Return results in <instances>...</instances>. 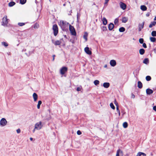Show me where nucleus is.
<instances>
[{"mask_svg": "<svg viewBox=\"0 0 156 156\" xmlns=\"http://www.w3.org/2000/svg\"><path fill=\"white\" fill-rule=\"evenodd\" d=\"M68 24L69 23H68L64 22V21H62L60 22L59 25L63 30H66V25Z\"/></svg>", "mask_w": 156, "mask_h": 156, "instance_id": "obj_1", "label": "nucleus"}, {"mask_svg": "<svg viewBox=\"0 0 156 156\" xmlns=\"http://www.w3.org/2000/svg\"><path fill=\"white\" fill-rule=\"evenodd\" d=\"M52 29L54 35L56 36L58 33V28L57 25L56 24L54 25L53 26Z\"/></svg>", "mask_w": 156, "mask_h": 156, "instance_id": "obj_2", "label": "nucleus"}, {"mask_svg": "<svg viewBox=\"0 0 156 156\" xmlns=\"http://www.w3.org/2000/svg\"><path fill=\"white\" fill-rule=\"evenodd\" d=\"M69 30L72 35L75 36L76 35V33L75 30L73 26L69 24Z\"/></svg>", "mask_w": 156, "mask_h": 156, "instance_id": "obj_3", "label": "nucleus"}, {"mask_svg": "<svg viewBox=\"0 0 156 156\" xmlns=\"http://www.w3.org/2000/svg\"><path fill=\"white\" fill-rule=\"evenodd\" d=\"M7 121L4 118H2L0 121V125L2 127L5 126L7 123Z\"/></svg>", "mask_w": 156, "mask_h": 156, "instance_id": "obj_4", "label": "nucleus"}, {"mask_svg": "<svg viewBox=\"0 0 156 156\" xmlns=\"http://www.w3.org/2000/svg\"><path fill=\"white\" fill-rule=\"evenodd\" d=\"M41 122H37L35 124V129H36L37 130H39L41 128Z\"/></svg>", "mask_w": 156, "mask_h": 156, "instance_id": "obj_5", "label": "nucleus"}, {"mask_svg": "<svg viewBox=\"0 0 156 156\" xmlns=\"http://www.w3.org/2000/svg\"><path fill=\"white\" fill-rule=\"evenodd\" d=\"M67 68L65 66L63 67L60 69V73L62 75H63L65 73L67 70Z\"/></svg>", "mask_w": 156, "mask_h": 156, "instance_id": "obj_6", "label": "nucleus"}, {"mask_svg": "<svg viewBox=\"0 0 156 156\" xmlns=\"http://www.w3.org/2000/svg\"><path fill=\"white\" fill-rule=\"evenodd\" d=\"M8 19H7V16H5L2 19L3 20V24L2 25H7L8 24Z\"/></svg>", "mask_w": 156, "mask_h": 156, "instance_id": "obj_7", "label": "nucleus"}, {"mask_svg": "<svg viewBox=\"0 0 156 156\" xmlns=\"http://www.w3.org/2000/svg\"><path fill=\"white\" fill-rule=\"evenodd\" d=\"M120 6L123 10L125 9L126 7V4L122 2H120Z\"/></svg>", "mask_w": 156, "mask_h": 156, "instance_id": "obj_8", "label": "nucleus"}, {"mask_svg": "<svg viewBox=\"0 0 156 156\" xmlns=\"http://www.w3.org/2000/svg\"><path fill=\"white\" fill-rule=\"evenodd\" d=\"M144 22H143L142 23L139 24V28H138V31H141V29L144 28Z\"/></svg>", "mask_w": 156, "mask_h": 156, "instance_id": "obj_9", "label": "nucleus"}, {"mask_svg": "<svg viewBox=\"0 0 156 156\" xmlns=\"http://www.w3.org/2000/svg\"><path fill=\"white\" fill-rule=\"evenodd\" d=\"M153 92V91L149 88H147L146 90V93L147 95H150Z\"/></svg>", "mask_w": 156, "mask_h": 156, "instance_id": "obj_10", "label": "nucleus"}, {"mask_svg": "<svg viewBox=\"0 0 156 156\" xmlns=\"http://www.w3.org/2000/svg\"><path fill=\"white\" fill-rule=\"evenodd\" d=\"M84 51L88 55H90L92 54L91 51L89 50L88 47H87L85 48H84Z\"/></svg>", "mask_w": 156, "mask_h": 156, "instance_id": "obj_11", "label": "nucleus"}, {"mask_svg": "<svg viewBox=\"0 0 156 156\" xmlns=\"http://www.w3.org/2000/svg\"><path fill=\"white\" fill-rule=\"evenodd\" d=\"M110 65L112 67L115 66L116 64V61L114 60H112L110 62Z\"/></svg>", "mask_w": 156, "mask_h": 156, "instance_id": "obj_12", "label": "nucleus"}, {"mask_svg": "<svg viewBox=\"0 0 156 156\" xmlns=\"http://www.w3.org/2000/svg\"><path fill=\"white\" fill-rule=\"evenodd\" d=\"M33 97L34 99V101H37L38 98V96L37 94L35 93H34L33 95Z\"/></svg>", "mask_w": 156, "mask_h": 156, "instance_id": "obj_13", "label": "nucleus"}, {"mask_svg": "<svg viewBox=\"0 0 156 156\" xmlns=\"http://www.w3.org/2000/svg\"><path fill=\"white\" fill-rule=\"evenodd\" d=\"M114 27V25L113 23H110L108 25V28L110 30H112Z\"/></svg>", "mask_w": 156, "mask_h": 156, "instance_id": "obj_14", "label": "nucleus"}, {"mask_svg": "<svg viewBox=\"0 0 156 156\" xmlns=\"http://www.w3.org/2000/svg\"><path fill=\"white\" fill-rule=\"evenodd\" d=\"M110 86V83L108 82H105L104 83L103 86L105 88H108Z\"/></svg>", "mask_w": 156, "mask_h": 156, "instance_id": "obj_15", "label": "nucleus"}, {"mask_svg": "<svg viewBox=\"0 0 156 156\" xmlns=\"http://www.w3.org/2000/svg\"><path fill=\"white\" fill-rule=\"evenodd\" d=\"M102 20V21L103 24V25H105L107 24V20L105 17H104L103 18Z\"/></svg>", "mask_w": 156, "mask_h": 156, "instance_id": "obj_16", "label": "nucleus"}, {"mask_svg": "<svg viewBox=\"0 0 156 156\" xmlns=\"http://www.w3.org/2000/svg\"><path fill=\"white\" fill-rule=\"evenodd\" d=\"M115 104L116 106V108L117 112H118V113L119 116H120V110L119 109V106L118 105V104L117 103H115Z\"/></svg>", "mask_w": 156, "mask_h": 156, "instance_id": "obj_17", "label": "nucleus"}, {"mask_svg": "<svg viewBox=\"0 0 156 156\" xmlns=\"http://www.w3.org/2000/svg\"><path fill=\"white\" fill-rule=\"evenodd\" d=\"M128 20V18L126 17H123L122 18V22L123 23H126Z\"/></svg>", "mask_w": 156, "mask_h": 156, "instance_id": "obj_18", "label": "nucleus"}, {"mask_svg": "<svg viewBox=\"0 0 156 156\" xmlns=\"http://www.w3.org/2000/svg\"><path fill=\"white\" fill-rule=\"evenodd\" d=\"M143 85L142 83L140 81L138 82V87L139 88L141 89Z\"/></svg>", "mask_w": 156, "mask_h": 156, "instance_id": "obj_19", "label": "nucleus"}, {"mask_svg": "<svg viewBox=\"0 0 156 156\" xmlns=\"http://www.w3.org/2000/svg\"><path fill=\"white\" fill-rule=\"evenodd\" d=\"M143 62L146 64H148L149 62V60L148 58H145L143 60Z\"/></svg>", "mask_w": 156, "mask_h": 156, "instance_id": "obj_20", "label": "nucleus"}, {"mask_svg": "<svg viewBox=\"0 0 156 156\" xmlns=\"http://www.w3.org/2000/svg\"><path fill=\"white\" fill-rule=\"evenodd\" d=\"M140 9L142 10L145 11L147 10V7L145 5H142L140 6Z\"/></svg>", "mask_w": 156, "mask_h": 156, "instance_id": "obj_21", "label": "nucleus"}, {"mask_svg": "<svg viewBox=\"0 0 156 156\" xmlns=\"http://www.w3.org/2000/svg\"><path fill=\"white\" fill-rule=\"evenodd\" d=\"M156 24V21H153L151 22L149 25L150 28H151L153 26H155Z\"/></svg>", "mask_w": 156, "mask_h": 156, "instance_id": "obj_22", "label": "nucleus"}, {"mask_svg": "<svg viewBox=\"0 0 156 156\" xmlns=\"http://www.w3.org/2000/svg\"><path fill=\"white\" fill-rule=\"evenodd\" d=\"M139 53L141 55H143L145 53V50L143 48L140 49L139 50Z\"/></svg>", "mask_w": 156, "mask_h": 156, "instance_id": "obj_23", "label": "nucleus"}, {"mask_svg": "<svg viewBox=\"0 0 156 156\" xmlns=\"http://www.w3.org/2000/svg\"><path fill=\"white\" fill-rule=\"evenodd\" d=\"M61 41L59 40L56 41L54 43L55 45H60L61 44Z\"/></svg>", "mask_w": 156, "mask_h": 156, "instance_id": "obj_24", "label": "nucleus"}, {"mask_svg": "<svg viewBox=\"0 0 156 156\" xmlns=\"http://www.w3.org/2000/svg\"><path fill=\"white\" fill-rule=\"evenodd\" d=\"M125 30V29L123 27H120L119 29V31L120 32H124Z\"/></svg>", "mask_w": 156, "mask_h": 156, "instance_id": "obj_25", "label": "nucleus"}, {"mask_svg": "<svg viewBox=\"0 0 156 156\" xmlns=\"http://www.w3.org/2000/svg\"><path fill=\"white\" fill-rule=\"evenodd\" d=\"M15 3L14 2H10L9 4V5L10 7H12L15 4Z\"/></svg>", "mask_w": 156, "mask_h": 156, "instance_id": "obj_26", "label": "nucleus"}, {"mask_svg": "<svg viewBox=\"0 0 156 156\" xmlns=\"http://www.w3.org/2000/svg\"><path fill=\"white\" fill-rule=\"evenodd\" d=\"M150 40L151 41L154 42H155L156 41V38L154 37H151L150 38Z\"/></svg>", "mask_w": 156, "mask_h": 156, "instance_id": "obj_27", "label": "nucleus"}, {"mask_svg": "<svg viewBox=\"0 0 156 156\" xmlns=\"http://www.w3.org/2000/svg\"><path fill=\"white\" fill-rule=\"evenodd\" d=\"M27 2V0H20V3L22 5L25 4Z\"/></svg>", "mask_w": 156, "mask_h": 156, "instance_id": "obj_28", "label": "nucleus"}, {"mask_svg": "<svg viewBox=\"0 0 156 156\" xmlns=\"http://www.w3.org/2000/svg\"><path fill=\"white\" fill-rule=\"evenodd\" d=\"M88 36V34L87 33H85L84 35H83V38L86 41H87V37Z\"/></svg>", "mask_w": 156, "mask_h": 156, "instance_id": "obj_29", "label": "nucleus"}, {"mask_svg": "<svg viewBox=\"0 0 156 156\" xmlns=\"http://www.w3.org/2000/svg\"><path fill=\"white\" fill-rule=\"evenodd\" d=\"M42 104V101H39L38 102V103L37 105V108L38 109H39L40 108V105Z\"/></svg>", "mask_w": 156, "mask_h": 156, "instance_id": "obj_30", "label": "nucleus"}, {"mask_svg": "<svg viewBox=\"0 0 156 156\" xmlns=\"http://www.w3.org/2000/svg\"><path fill=\"white\" fill-rule=\"evenodd\" d=\"M123 126L124 128H126L128 126V123L126 122H125L123 123Z\"/></svg>", "mask_w": 156, "mask_h": 156, "instance_id": "obj_31", "label": "nucleus"}, {"mask_svg": "<svg viewBox=\"0 0 156 156\" xmlns=\"http://www.w3.org/2000/svg\"><path fill=\"white\" fill-rule=\"evenodd\" d=\"M39 27V25L37 23H35L34 25V27L35 29H37Z\"/></svg>", "mask_w": 156, "mask_h": 156, "instance_id": "obj_32", "label": "nucleus"}, {"mask_svg": "<svg viewBox=\"0 0 156 156\" xmlns=\"http://www.w3.org/2000/svg\"><path fill=\"white\" fill-rule=\"evenodd\" d=\"M151 35L153 37H156V31H153L151 32Z\"/></svg>", "mask_w": 156, "mask_h": 156, "instance_id": "obj_33", "label": "nucleus"}, {"mask_svg": "<svg viewBox=\"0 0 156 156\" xmlns=\"http://www.w3.org/2000/svg\"><path fill=\"white\" fill-rule=\"evenodd\" d=\"M94 85H95L97 86L99 84V80H96L94 81Z\"/></svg>", "mask_w": 156, "mask_h": 156, "instance_id": "obj_34", "label": "nucleus"}, {"mask_svg": "<svg viewBox=\"0 0 156 156\" xmlns=\"http://www.w3.org/2000/svg\"><path fill=\"white\" fill-rule=\"evenodd\" d=\"M146 79L147 81H150L151 79V77L150 76H147L146 77Z\"/></svg>", "mask_w": 156, "mask_h": 156, "instance_id": "obj_35", "label": "nucleus"}, {"mask_svg": "<svg viewBox=\"0 0 156 156\" xmlns=\"http://www.w3.org/2000/svg\"><path fill=\"white\" fill-rule=\"evenodd\" d=\"M80 14L79 13V12H77V21H79V19L80 17Z\"/></svg>", "mask_w": 156, "mask_h": 156, "instance_id": "obj_36", "label": "nucleus"}, {"mask_svg": "<svg viewBox=\"0 0 156 156\" xmlns=\"http://www.w3.org/2000/svg\"><path fill=\"white\" fill-rule=\"evenodd\" d=\"M25 24V23H18V25L20 27H22Z\"/></svg>", "mask_w": 156, "mask_h": 156, "instance_id": "obj_37", "label": "nucleus"}, {"mask_svg": "<svg viewBox=\"0 0 156 156\" xmlns=\"http://www.w3.org/2000/svg\"><path fill=\"white\" fill-rule=\"evenodd\" d=\"M110 106L111 108H112L113 109H114L115 108V106H114L113 104L111 103L110 104Z\"/></svg>", "mask_w": 156, "mask_h": 156, "instance_id": "obj_38", "label": "nucleus"}, {"mask_svg": "<svg viewBox=\"0 0 156 156\" xmlns=\"http://www.w3.org/2000/svg\"><path fill=\"white\" fill-rule=\"evenodd\" d=\"M144 40L143 38H140L139 39V42L140 43L142 44L144 43Z\"/></svg>", "mask_w": 156, "mask_h": 156, "instance_id": "obj_39", "label": "nucleus"}, {"mask_svg": "<svg viewBox=\"0 0 156 156\" xmlns=\"http://www.w3.org/2000/svg\"><path fill=\"white\" fill-rule=\"evenodd\" d=\"M120 151L122 152V151H121L120 149H118L117 151L116 156H119V153Z\"/></svg>", "mask_w": 156, "mask_h": 156, "instance_id": "obj_40", "label": "nucleus"}, {"mask_svg": "<svg viewBox=\"0 0 156 156\" xmlns=\"http://www.w3.org/2000/svg\"><path fill=\"white\" fill-rule=\"evenodd\" d=\"M119 22V19L118 18H116L114 21V23L115 24L116 23H118Z\"/></svg>", "mask_w": 156, "mask_h": 156, "instance_id": "obj_41", "label": "nucleus"}, {"mask_svg": "<svg viewBox=\"0 0 156 156\" xmlns=\"http://www.w3.org/2000/svg\"><path fill=\"white\" fill-rule=\"evenodd\" d=\"M2 44L5 47H7L8 45V44L5 42H2Z\"/></svg>", "mask_w": 156, "mask_h": 156, "instance_id": "obj_42", "label": "nucleus"}, {"mask_svg": "<svg viewBox=\"0 0 156 156\" xmlns=\"http://www.w3.org/2000/svg\"><path fill=\"white\" fill-rule=\"evenodd\" d=\"M102 30L103 31H106L107 30L106 27L105 26H103L102 27Z\"/></svg>", "mask_w": 156, "mask_h": 156, "instance_id": "obj_43", "label": "nucleus"}, {"mask_svg": "<svg viewBox=\"0 0 156 156\" xmlns=\"http://www.w3.org/2000/svg\"><path fill=\"white\" fill-rule=\"evenodd\" d=\"M81 88H82V87L81 86H80V87H77V88L76 89V90L78 91H80L81 90Z\"/></svg>", "mask_w": 156, "mask_h": 156, "instance_id": "obj_44", "label": "nucleus"}, {"mask_svg": "<svg viewBox=\"0 0 156 156\" xmlns=\"http://www.w3.org/2000/svg\"><path fill=\"white\" fill-rule=\"evenodd\" d=\"M81 132L80 130H78L77 132V134L78 135H80L81 134Z\"/></svg>", "mask_w": 156, "mask_h": 156, "instance_id": "obj_45", "label": "nucleus"}, {"mask_svg": "<svg viewBox=\"0 0 156 156\" xmlns=\"http://www.w3.org/2000/svg\"><path fill=\"white\" fill-rule=\"evenodd\" d=\"M141 154H142V152H139L137 154L136 156H142Z\"/></svg>", "mask_w": 156, "mask_h": 156, "instance_id": "obj_46", "label": "nucleus"}, {"mask_svg": "<svg viewBox=\"0 0 156 156\" xmlns=\"http://www.w3.org/2000/svg\"><path fill=\"white\" fill-rule=\"evenodd\" d=\"M143 46L144 48H146L147 47V45L145 43H143Z\"/></svg>", "mask_w": 156, "mask_h": 156, "instance_id": "obj_47", "label": "nucleus"}, {"mask_svg": "<svg viewBox=\"0 0 156 156\" xmlns=\"http://www.w3.org/2000/svg\"><path fill=\"white\" fill-rule=\"evenodd\" d=\"M17 133H20L21 131L20 129H18L16 130Z\"/></svg>", "mask_w": 156, "mask_h": 156, "instance_id": "obj_48", "label": "nucleus"}, {"mask_svg": "<svg viewBox=\"0 0 156 156\" xmlns=\"http://www.w3.org/2000/svg\"><path fill=\"white\" fill-rule=\"evenodd\" d=\"M135 97V95L132 94V95H131V98H134Z\"/></svg>", "mask_w": 156, "mask_h": 156, "instance_id": "obj_49", "label": "nucleus"}, {"mask_svg": "<svg viewBox=\"0 0 156 156\" xmlns=\"http://www.w3.org/2000/svg\"><path fill=\"white\" fill-rule=\"evenodd\" d=\"M108 2V1H105V2L104 3L105 6H107Z\"/></svg>", "mask_w": 156, "mask_h": 156, "instance_id": "obj_50", "label": "nucleus"}, {"mask_svg": "<svg viewBox=\"0 0 156 156\" xmlns=\"http://www.w3.org/2000/svg\"><path fill=\"white\" fill-rule=\"evenodd\" d=\"M153 109L156 112V106H154L153 107Z\"/></svg>", "mask_w": 156, "mask_h": 156, "instance_id": "obj_51", "label": "nucleus"}, {"mask_svg": "<svg viewBox=\"0 0 156 156\" xmlns=\"http://www.w3.org/2000/svg\"><path fill=\"white\" fill-rule=\"evenodd\" d=\"M55 55H52V57H53V59H52V61H54V59H55Z\"/></svg>", "mask_w": 156, "mask_h": 156, "instance_id": "obj_52", "label": "nucleus"}, {"mask_svg": "<svg viewBox=\"0 0 156 156\" xmlns=\"http://www.w3.org/2000/svg\"><path fill=\"white\" fill-rule=\"evenodd\" d=\"M72 13V10H71L69 12V13H68L69 15H71V13Z\"/></svg>", "mask_w": 156, "mask_h": 156, "instance_id": "obj_53", "label": "nucleus"}, {"mask_svg": "<svg viewBox=\"0 0 156 156\" xmlns=\"http://www.w3.org/2000/svg\"><path fill=\"white\" fill-rule=\"evenodd\" d=\"M33 52V51H29L28 53L30 54V55Z\"/></svg>", "mask_w": 156, "mask_h": 156, "instance_id": "obj_54", "label": "nucleus"}, {"mask_svg": "<svg viewBox=\"0 0 156 156\" xmlns=\"http://www.w3.org/2000/svg\"><path fill=\"white\" fill-rule=\"evenodd\" d=\"M150 16V13L149 12H148L146 14V16L147 17L149 16Z\"/></svg>", "mask_w": 156, "mask_h": 156, "instance_id": "obj_55", "label": "nucleus"}, {"mask_svg": "<svg viewBox=\"0 0 156 156\" xmlns=\"http://www.w3.org/2000/svg\"><path fill=\"white\" fill-rule=\"evenodd\" d=\"M142 154H141L142 156H146V154L145 153L142 152Z\"/></svg>", "mask_w": 156, "mask_h": 156, "instance_id": "obj_56", "label": "nucleus"}, {"mask_svg": "<svg viewBox=\"0 0 156 156\" xmlns=\"http://www.w3.org/2000/svg\"><path fill=\"white\" fill-rule=\"evenodd\" d=\"M25 54L28 57L30 56V54H28V53H26Z\"/></svg>", "mask_w": 156, "mask_h": 156, "instance_id": "obj_57", "label": "nucleus"}, {"mask_svg": "<svg viewBox=\"0 0 156 156\" xmlns=\"http://www.w3.org/2000/svg\"><path fill=\"white\" fill-rule=\"evenodd\" d=\"M154 52L156 54V47L154 49Z\"/></svg>", "mask_w": 156, "mask_h": 156, "instance_id": "obj_58", "label": "nucleus"}, {"mask_svg": "<svg viewBox=\"0 0 156 156\" xmlns=\"http://www.w3.org/2000/svg\"><path fill=\"white\" fill-rule=\"evenodd\" d=\"M26 49H23L22 50V52H23V51H26Z\"/></svg>", "mask_w": 156, "mask_h": 156, "instance_id": "obj_59", "label": "nucleus"}, {"mask_svg": "<svg viewBox=\"0 0 156 156\" xmlns=\"http://www.w3.org/2000/svg\"><path fill=\"white\" fill-rule=\"evenodd\" d=\"M30 140L32 141L33 140V138H32V137H30Z\"/></svg>", "mask_w": 156, "mask_h": 156, "instance_id": "obj_60", "label": "nucleus"}, {"mask_svg": "<svg viewBox=\"0 0 156 156\" xmlns=\"http://www.w3.org/2000/svg\"><path fill=\"white\" fill-rule=\"evenodd\" d=\"M35 2L36 4H37V3H38V2L37 1V0H35Z\"/></svg>", "mask_w": 156, "mask_h": 156, "instance_id": "obj_61", "label": "nucleus"}, {"mask_svg": "<svg viewBox=\"0 0 156 156\" xmlns=\"http://www.w3.org/2000/svg\"><path fill=\"white\" fill-rule=\"evenodd\" d=\"M52 43H54H54H55V42H54V40H52Z\"/></svg>", "mask_w": 156, "mask_h": 156, "instance_id": "obj_62", "label": "nucleus"}, {"mask_svg": "<svg viewBox=\"0 0 156 156\" xmlns=\"http://www.w3.org/2000/svg\"><path fill=\"white\" fill-rule=\"evenodd\" d=\"M35 129H35V128H34V129L33 130V133H34V131H35Z\"/></svg>", "mask_w": 156, "mask_h": 156, "instance_id": "obj_63", "label": "nucleus"}, {"mask_svg": "<svg viewBox=\"0 0 156 156\" xmlns=\"http://www.w3.org/2000/svg\"><path fill=\"white\" fill-rule=\"evenodd\" d=\"M154 20H156V16H155V17H154Z\"/></svg>", "mask_w": 156, "mask_h": 156, "instance_id": "obj_64", "label": "nucleus"}]
</instances>
